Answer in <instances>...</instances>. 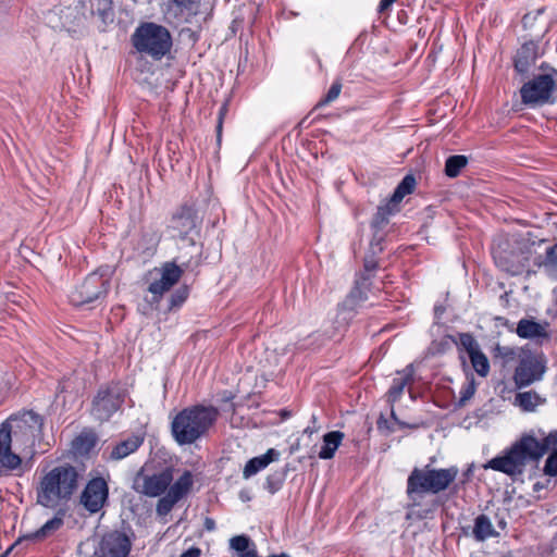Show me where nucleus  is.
<instances>
[{
    "label": "nucleus",
    "instance_id": "obj_1",
    "mask_svg": "<svg viewBox=\"0 0 557 557\" xmlns=\"http://www.w3.org/2000/svg\"><path fill=\"white\" fill-rule=\"evenodd\" d=\"M557 244L547 240L532 242L518 236H499L492 246L495 264L512 276L537 274L552 275L557 267Z\"/></svg>",
    "mask_w": 557,
    "mask_h": 557
},
{
    "label": "nucleus",
    "instance_id": "obj_2",
    "mask_svg": "<svg viewBox=\"0 0 557 557\" xmlns=\"http://www.w3.org/2000/svg\"><path fill=\"white\" fill-rule=\"evenodd\" d=\"M557 431L545 438L537 440L532 434H523L502 456H496L484 465L485 469L503 472L516 479L522 475L527 467L536 468L541 458L550 449L544 467V473L557 475Z\"/></svg>",
    "mask_w": 557,
    "mask_h": 557
},
{
    "label": "nucleus",
    "instance_id": "obj_3",
    "mask_svg": "<svg viewBox=\"0 0 557 557\" xmlns=\"http://www.w3.org/2000/svg\"><path fill=\"white\" fill-rule=\"evenodd\" d=\"M41 424V417L30 410L11 416L0 425V476L8 473L22 475L28 470L22 458L11 449L12 435H15L17 431L33 433V430L40 428Z\"/></svg>",
    "mask_w": 557,
    "mask_h": 557
},
{
    "label": "nucleus",
    "instance_id": "obj_4",
    "mask_svg": "<svg viewBox=\"0 0 557 557\" xmlns=\"http://www.w3.org/2000/svg\"><path fill=\"white\" fill-rule=\"evenodd\" d=\"M82 472L74 466L61 465L46 473L37 487V503L54 509L76 492Z\"/></svg>",
    "mask_w": 557,
    "mask_h": 557
},
{
    "label": "nucleus",
    "instance_id": "obj_5",
    "mask_svg": "<svg viewBox=\"0 0 557 557\" xmlns=\"http://www.w3.org/2000/svg\"><path fill=\"white\" fill-rule=\"evenodd\" d=\"M219 411L213 406L196 405L180 411L171 422V433L178 445L194 444L214 425Z\"/></svg>",
    "mask_w": 557,
    "mask_h": 557
},
{
    "label": "nucleus",
    "instance_id": "obj_6",
    "mask_svg": "<svg viewBox=\"0 0 557 557\" xmlns=\"http://www.w3.org/2000/svg\"><path fill=\"white\" fill-rule=\"evenodd\" d=\"M458 468H432L430 465L423 468H413L407 479L406 494L411 507L419 506L420 499L425 494H438L449 487L458 475Z\"/></svg>",
    "mask_w": 557,
    "mask_h": 557
},
{
    "label": "nucleus",
    "instance_id": "obj_7",
    "mask_svg": "<svg viewBox=\"0 0 557 557\" xmlns=\"http://www.w3.org/2000/svg\"><path fill=\"white\" fill-rule=\"evenodd\" d=\"M132 44L139 53L161 60L172 48V36L166 27L147 22L135 29Z\"/></svg>",
    "mask_w": 557,
    "mask_h": 557
},
{
    "label": "nucleus",
    "instance_id": "obj_8",
    "mask_svg": "<svg viewBox=\"0 0 557 557\" xmlns=\"http://www.w3.org/2000/svg\"><path fill=\"white\" fill-rule=\"evenodd\" d=\"M125 400V391L115 383L101 386L91 401L90 414L100 422H107L121 409Z\"/></svg>",
    "mask_w": 557,
    "mask_h": 557
},
{
    "label": "nucleus",
    "instance_id": "obj_9",
    "mask_svg": "<svg viewBox=\"0 0 557 557\" xmlns=\"http://www.w3.org/2000/svg\"><path fill=\"white\" fill-rule=\"evenodd\" d=\"M173 472V468L166 467L160 472L146 474L144 468H141L134 478L133 488L148 497L161 496L172 483Z\"/></svg>",
    "mask_w": 557,
    "mask_h": 557
},
{
    "label": "nucleus",
    "instance_id": "obj_10",
    "mask_svg": "<svg viewBox=\"0 0 557 557\" xmlns=\"http://www.w3.org/2000/svg\"><path fill=\"white\" fill-rule=\"evenodd\" d=\"M148 289L153 295L152 301L169 295L168 311L180 309L189 295V287L181 281H153Z\"/></svg>",
    "mask_w": 557,
    "mask_h": 557
},
{
    "label": "nucleus",
    "instance_id": "obj_11",
    "mask_svg": "<svg viewBox=\"0 0 557 557\" xmlns=\"http://www.w3.org/2000/svg\"><path fill=\"white\" fill-rule=\"evenodd\" d=\"M554 79L548 74H542L534 79L525 83L521 89L522 102L530 107L546 103L554 88Z\"/></svg>",
    "mask_w": 557,
    "mask_h": 557
},
{
    "label": "nucleus",
    "instance_id": "obj_12",
    "mask_svg": "<svg viewBox=\"0 0 557 557\" xmlns=\"http://www.w3.org/2000/svg\"><path fill=\"white\" fill-rule=\"evenodd\" d=\"M131 548V539L124 532L113 530L103 534L95 550V557H127Z\"/></svg>",
    "mask_w": 557,
    "mask_h": 557
},
{
    "label": "nucleus",
    "instance_id": "obj_13",
    "mask_svg": "<svg viewBox=\"0 0 557 557\" xmlns=\"http://www.w3.org/2000/svg\"><path fill=\"white\" fill-rule=\"evenodd\" d=\"M109 498V486L101 478H94L88 481L81 494V504L89 513L99 512Z\"/></svg>",
    "mask_w": 557,
    "mask_h": 557
},
{
    "label": "nucleus",
    "instance_id": "obj_14",
    "mask_svg": "<svg viewBox=\"0 0 557 557\" xmlns=\"http://www.w3.org/2000/svg\"><path fill=\"white\" fill-rule=\"evenodd\" d=\"M369 284L368 281H356L355 286L346 296L344 301L338 305V313L336 322L345 326L352 318V312L362 306L368 299Z\"/></svg>",
    "mask_w": 557,
    "mask_h": 557
},
{
    "label": "nucleus",
    "instance_id": "obj_15",
    "mask_svg": "<svg viewBox=\"0 0 557 557\" xmlns=\"http://www.w3.org/2000/svg\"><path fill=\"white\" fill-rule=\"evenodd\" d=\"M399 211V207L392 206V202L388 200L385 205L380 206L377 208L376 213L374 214L371 228L373 231V238L370 243V249L373 255L382 252V242L384 239L383 230L389 222V216L396 214Z\"/></svg>",
    "mask_w": 557,
    "mask_h": 557
},
{
    "label": "nucleus",
    "instance_id": "obj_16",
    "mask_svg": "<svg viewBox=\"0 0 557 557\" xmlns=\"http://www.w3.org/2000/svg\"><path fill=\"white\" fill-rule=\"evenodd\" d=\"M519 357V364L515 372L516 384L519 387H522L532 384L536 380H540L544 372V367L536 359V357L532 356L531 354H523Z\"/></svg>",
    "mask_w": 557,
    "mask_h": 557
},
{
    "label": "nucleus",
    "instance_id": "obj_17",
    "mask_svg": "<svg viewBox=\"0 0 557 557\" xmlns=\"http://www.w3.org/2000/svg\"><path fill=\"white\" fill-rule=\"evenodd\" d=\"M106 290L104 283L99 284L98 281H78L69 295V298L72 305L83 306L98 299Z\"/></svg>",
    "mask_w": 557,
    "mask_h": 557
},
{
    "label": "nucleus",
    "instance_id": "obj_18",
    "mask_svg": "<svg viewBox=\"0 0 557 557\" xmlns=\"http://www.w3.org/2000/svg\"><path fill=\"white\" fill-rule=\"evenodd\" d=\"M170 230L175 232L181 238H185L197 227V216L189 207L180 208L172 216Z\"/></svg>",
    "mask_w": 557,
    "mask_h": 557
},
{
    "label": "nucleus",
    "instance_id": "obj_19",
    "mask_svg": "<svg viewBox=\"0 0 557 557\" xmlns=\"http://www.w3.org/2000/svg\"><path fill=\"white\" fill-rule=\"evenodd\" d=\"M547 326V323L542 324L532 319H521L517 324L516 333L521 338L543 343L549 338Z\"/></svg>",
    "mask_w": 557,
    "mask_h": 557
},
{
    "label": "nucleus",
    "instance_id": "obj_20",
    "mask_svg": "<svg viewBox=\"0 0 557 557\" xmlns=\"http://www.w3.org/2000/svg\"><path fill=\"white\" fill-rule=\"evenodd\" d=\"M161 237L162 234L158 228L153 226L144 228L141 231L140 238L135 246L136 251L144 258L152 257L158 249Z\"/></svg>",
    "mask_w": 557,
    "mask_h": 557
},
{
    "label": "nucleus",
    "instance_id": "obj_21",
    "mask_svg": "<svg viewBox=\"0 0 557 557\" xmlns=\"http://www.w3.org/2000/svg\"><path fill=\"white\" fill-rule=\"evenodd\" d=\"M63 525V519L62 517L54 516L52 519L47 521L41 528H39L37 531L28 533L26 535L21 536L7 552V554L14 549L15 547L22 545L24 542H37L42 541L46 537L53 534L55 531H58Z\"/></svg>",
    "mask_w": 557,
    "mask_h": 557
},
{
    "label": "nucleus",
    "instance_id": "obj_22",
    "mask_svg": "<svg viewBox=\"0 0 557 557\" xmlns=\"http://www.w3.org/2000/svg\"><path fill=\"white\" fill-rule=\"evenodd\" d=\"M399 376L393 380L392 386L387 392V401L393 406L400 399L405 387L412 382L413 369L408 366L403 372L398 373ZM392 418L397 420L394 409L391 411Z\"/></svg>",
    "mask_w": 557,
    "mask_h": 557
},
{
    "label": "nucleus",
    "instance_id": "obj_23",
    "mask_svg": "<svg viewBox=\"0 0 557 557\" xmlns=\"http://www.w3.org/2000/svg\"><path fill=\"white\" fill-rule=\"evenodd\" d=\"M278 457L280 453L274 448H270L267 450L265 454L251 458L250 460L247 461V463L244 467V479H249L252 475L257 474L259 471L267 468L271 462L277 460Z\"/></svg>",
    "mask_w": 557,
    "mask_h": 557
},
{
    "label": "nucleus",
    "instance_id": "obj_24",
    "mask_svg": "<svg viewBox=\"0 0 557 557\" xmlns=\"http://www.w3.org/2000/svg\"><path fill=\"white\" fill-rule=\"evenodd\" d=\"M536 57V45L533 41L523 44L515 57V69L521 74L527 73L535 62Z\"/></svg>",
    "mask_w": 557,
    "mask_h": 557
},
{
    "label": "nucleus",
    "instance_id": "obj_25",
    "mask_svg": "<svg viewBox=\"0 0 557 557\" xmlns=\"http://www.w3.org/2000/svg\"><path fill=\"white\" fill-rule=\"evenodd\" d=\"M472 535L476 542H484L491 537H498L499 533L493 527L488 516L481 513L474 519Z\"/></svg>",
    "mask_w": 557,
    "mask_h": 557
},
{
    "label": "nucleus",
    "instance_id": "obj_26",
    "mask_svg": "<svg viewBox=\"0 0 557 557\" xmlns=\"http://www.w3.org/2000/svg\"><path fill=\"white\" fill-rule=\"evenodd\" d=\"M144 438L138 435H132L128 438L117 443L111 450L110 458L121 460L132 453L136 451L143 444Z\"/></svg>",
    "mask_w": 557,
    "mask_h": 557
},
{
    "label": "nucleus",
    "instance_id": "obj_27",
    "mask_svg": "<svg viewBox=\"0 0 557 557\" xmlns=\"http://www.w3.org/2000/svg\"><path fill=\"white\" fill-rule=\"evenodd\" d=\"M201 0H168L166 13L173 16H182L184 14H197Z\"/></svg>",
    "mask_w": 557,
    "mask_h": 557
},
{
    "label": "nucleus",
    "instance_id": "obj_28",
    "mask_svg": "<svg viewBox=\"0 0 557 557\" xmlns=\"http://www.w3.org/2000/svg\"><path fill=\"white\" fill-rule=\"evenodd\" d=\"M191 261L177 263L176 260L165 262L159 269L161 278H180L183 275H190Z\"/></svg>",
    "mask_w": 557,
    "mask_h": 557
},
{
    "label": "nucleus",
    "instance_id": "obj_29",
    "mask_svg": "<svg viewBox=\"0 0 557 557\" xmlns=\"http://www.w3.org/2000/svg\"><path fill=\"white\" fill-rule=\"evenodd\" d=\"M344 438V433L339 431H332L323 436V445L319 453V458L321 459H331L334 457L335 451L339 447L342 441Z\"/></svg>",
    "mask_w": 557,
    "mask_h": 557
},
{
    "label": "nucleus",
    "instance_id": "obj_30",
    "mask_svg": "<svg viewBox=\"0 0 557 557\" xmlns=\"http://www.w3.org/2000/svg\"><path fill=\"white\" fill-rule=\"evenodd\" d=\"M194 484V478L190 471L185 470L183 474L170 486L168 493L174 498L181 500L188 494Z\"/></svg>",
    "mask_w": 557,
    "mask_h": 557
},
{
    "label": "nucleus",
    "instance_id": "obj_31",
    "mask_svg": "<svg viewBox=\"0 0 557 557\" xmlns=\"http://www.w3.org/2000/svg\"><path fill=\"white\" fill-rule=\"evenodd\" d=\"M416 187V178L413 175H406L403 181L398 184L395 191L388 199L392 202V206L399 207V203L404 199L405 196L411 194Z\"/></svg>",
    "mask_w": 557,
    "mask_h": 557
},
{
    "label": "nucleus",
    "instance_id": "obj_32",
    "mask_svg": "<svg viewBox=\"0 0 557 557\" xmlns=\"http://www.w3.org/2000/svg\"><path fill=\"white\" fill-rule=\"evenodd\" d=\"M467 163L468 159L466 156H450L445 163V174L449 177H457Z\"/></svg>",
    "mask_w": 557,
    "mask_h": 557
},
{
    "label": "nucleus",
    "instance_id": "obj_33",
    "mask_svg": "<svg viewBox=\"0 0 557 557\" xmlns=\"http://www.w3.org/2000/svg\"><path fill=\"white\" fill-rule=\"evenodd\" d=\"M471 364L475 372L481 376H486L490 372V363L486 356L480 350L469 356Z\"/></svg>",
    "mask_w": 557,
    "mask_h": 557
},
{
    "label": "nucleus",
    "instance_id": "obj_34",
    "mask_svg": "<svg viewBox=\"0 0 557 557\" xmlns=\"http://www.w3.org/2000/svg\"><path fill=\"white\" fill-rule=\"evenodd\" d=\"M539 396L532 392L518 393L516 404L524 411H532L539 404Z\"/></svg>",
    "mask_w": 557,
    "mask_h": 557
},
{
    "label": "nucleus",
    "instance_id": "obj_35",
    "mask_svg": "<svg viewBox=\"0 0 557 557\" xmlns=\"http://www.w3.org/2000/svg\"><path fill=\"white\" fill-rule=\"evenodd\" d=\"M180 500L174 498L170 493H166L163 497H161L156 507V512L158 516L163 517L171 512L174 505Z\"/></svg>",
    "mask_w": 557,
    "mask_h": 557
},
{
    "label": "nucleus",
    "instance_id": "obj_36",
    "mask_svg": "<svg viewBox=\"0 0 557 557\" xmlns=\"http://www.w3.org/2000/svg\"><path fill=\"white\" fill-rule=\"evenodd\" d=\"M475 393V382L473 379L467 381L460 389V398L458 400V407H463L468 400H470Z\"/></svg>",
    "mask_w": 557,
    "mask_h": 557
},
{
    "label": "nucleus",
    "instance_id": "obj_37",
    "mask_svg": "<svg viewBox=\"0 0 557 557\" xmlns=\"http://www.w3.org/2000/svg\"><path fill=\"white\" fill-rule=\"evenodd\" d=\"M342 90V84L341 82L336 81L332 84L330 89L327 90L326 95L318 102L317 107H323L326 106L333 101H335Z\"/></svg>",
    "mask_w": 557,
    "mask_h": 557
},
{
    "label": "nucleus",
    "instance_id": "obj_38",
    "mask_svg": "<svg viewBox=\"0 0 557 557\" xmlns=\"http://www.w3.org/2000/svg\"><path fill=\"white\" fill-rule=\"evenodd\" d=\"M461 347L468 352V356L480 350L478 342L471 334L462 333L459 336Z\"/></svg>",
    "mask_w": 557,
    "mask_h": 557
},
{
    "label": "nucleus",
    "instance_id": "obj_39",
    "mask_svg": "<svg viewBox=\"0 0 557 557\" xmlns=\"http://www.w3.org/2000/svg\"><path fill=\"white\" fill-rule=\"evenodd\" d=\"M96 11L104 23L108 20H112L111 0H98Z\"/></svg>",
    "mask_w": 557,
    "mask_h": 557
},
{
    "label": "nucleus",
    "instance_id": "obj_40",
    "mask_svg": "<svg viewBox=\"0 0 557 557\" xmlns=\"http://www.w3.org/2000/svg\"><path fill=\"white\" fill-rule=\"evenodd\" d=\"M282 483H283V476L276 475V474H271V475H268V478L265 479L264 487L271 494H274L275 492H277L281 488Z\"/></svg>",
    "mask_w": 557,
    "mask_h": 557
},
{
    "label": "nucleus",
    "instance_id": "obj_41",
    "mask_svg": "<svg viewBox=\"0 0 557 557\" xmlns=\"http://www.w3.org/2000/svg\"><path fill=\"white\" fill-rule=\"evenodd\" d=\"M496 357H500L504 359L505 363H509L513 360H516L517 352L515 349L510 347H504V346H497L495 348Z\"/></svg>",
    "mask_w": 557,
    "mask_h": 557
},
{
    "label": "nucleus",
    "instance_id": "obj_42",
    "mask_svg": "<svg viewBox=\"0 0 557 557\" xmlns=\"http://www.w3.org/2000/svg\"><path fill=\"white\" fill-rule=\"evenodd\" d=\"M201 550L198 547H190L184 552L180 557H200Z\"/></svg>",
    "mask_w": 557,
    "mask_h": 557
},
{
    "label": "nucleus",
    "instance_id": "obj_43",
    "mask_svg": "<svg viewBox=\"0 0 557 557\" xmlns=\"http://www.w3.org/2000/svg\"><path fill=\"white\" fill-rule=\"evenodd\" d=\"M376 265H377V263L372 257H367L364 259L366 271L371 272L372 270H374L376 268Z\"/></svg>",
    "mask_w": 557,
    "mask_h": 557
},
{
    "label": "nucleus",
    "instance_id": "obj_44",
    "mask_svg": "<svg viewBox=\"0 0 557 557\" xmlns=\"http://www.w3.org/2000/svg\"><path fill=\"white\" fill-rule=\"evenodd\" d=\"M395 1L394 0H381L379 4V12L386 11Z\"/></svg>",
    "mask_w": 557,
    "mask_h": 557
},
{
    "label": "nucleus",
    "instance_id": "obj_45",
    "mask_svg": "<svg viewBox=\"0 0 557 557\" xmlns=\"http://www.w3.org/2000/svg\"><path fill=\"white\" fill-rule=\"evenodd\" d=\"M395 1L394 0H381L379 4V12L386 11Z\"/></svg>",
    "mask_w": 557,
    "mask_h": 557
},
{
    "label": "nucleus",
    "instance_id": "obj_46",
    "mask_svg": "<svg viewBox=\"0 0 557 557\" xmlns=\"http://www.w3.org/2000/svg\"><path fill=\"white\" fill-rule=\"evenodd\" d=\"M226 111V108L225 106H223L220 110V114H219V123H218V126H216V131H218V137H220L221 135V131H222V119H223V114L224 112Z\"/></svg>",
    "mask_w": 557,
    "mask_h": 557
},
{
    "label": "nucleus",
    "instance_id": "obj_47",
    "mask_svg": "<svg viewBox=\"0 0 557 557\" xmlns=\"http://www.w3.org/2000/svg\"><path fill=\"white\" fill-rule=\"evenodd\" d=\"M205 528L208 531H213L215 529V522L211 518H206Z\"/></svg>",
    "mask_w": 557,
    "mask_h": 557
},
{
    "label": "nucleus",
    "instance_id": "obj_48",
    "mask_svg": "<svg viewBox=\"0 0 557 557\" xmlns=\"http://www.w3.org/2000/svg\"><path fill=\"white\" fill-rule=\"evenodd\" d=\"M99 271L100 276H111L113 274L112 269L110 267L100 268Z\"/></svg>",
    "mask_w": 557,
    "mask_h": 557
},
{
    "label": "nucleus",
    "instance_id": "obj_49",
    "mask_svg": "<svg viewBox=\"0 0 557 557\" xmlns=\"http://www.w3.org/2000/svg\"><path fill=\"white\" fill-rule=\"evenodd\" d=\"M444 309L442 307L436 306L434 308L435 315L438 318L443 313Z\"/></svg>",
    "mask_w": 557,
    "mask_h": 557
},
{
    "label": "nucleus",
    "instance_id": "obj_50",
    "mask_svg": "<svg viewBox=\"0 0 557 557\" xmlns=\"http://www.w3.org/2000/svg\"><path fill=\"white\" fill-rule=\"evenodd\" d=\"M507 525L506 521L504 519H502L500 521H498V527L502 528V529H505Z\"/></svg>",
    "mask_w": 557,
    "mask_h": 557
},
{
    "label": "nucleus",
    "instance_id": "obj_51",
    "mask_svg": "<svg viewBox=\"0 0 557 557\" xmlns=\"http://www.w3.org/2000/svg\"><path fill=\"white\" fill-rule=\"evenodd\" d=\"M540 488H542V485L540 483H535L534 484V490L539 491Z\"/></svg>",
    "mask_w": 557,
    "mask_h": 557
},
{
    "label": "nucleus",
    "instance_id": "obj_52",
    "mask_svg": "<svg viewBox=\"0 0 557 557\" xmlns=\"http://www.w3.org/2000/svg\"><path fill=\"white\" fill-rule=\"evenodd\" d=\"M305 432L306 433H312V431L309 428L305 429Z\"/></svg>",
    "mask_w": 557,
    "mask_h": 557
},
{
    "label": "nucleus",
    "instance_id": "obj_53",
    "mask_svg": "<svg viewBox=\"0 0 557 557\" xmlns=\"http://www.w3.org/2000/svg\"><path fill=\"white\" fill-rule=\"evenodd\" d=\"M428 511L424 515H420V518L426 517Z\"/></svg>",
    "mask_w": 557,
    "mask_h": 557
}]
</instances>
